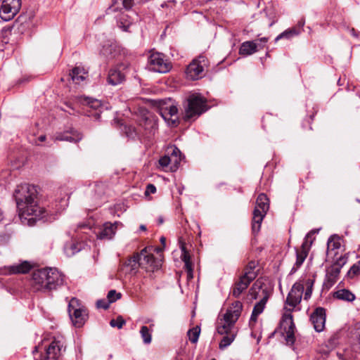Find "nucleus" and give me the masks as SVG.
<instances>
[{"label": "nucleus", "mask_w": 360, "mask_h": 360, "mask_svg": "<svg viewBox=\"0 0 360 360\" xmlns=\"http://www.w3.org/2000/svg\"><path fill=\"white\" fill-rule=\"evenodd\" d=\"M110 304V303L108 301L104 300H99L96 302V307L98 308L107 309L109 308Z\"/></svg>", "instance_id": "obj_50"}, {"label": "nucleus", "mask_w": 360, "mask_h": 360, "mask_svg": "<svg viewBox=\"0 0 360 360\" xmlns=\"http://www.w3.org/2000/svg\"><path fill=\"white\" fill-rule=\"evenodd\" d=\"M161 266L160 260L155 258L147 248L141 250L140 252L134 253L129 257L122 264L121 270L125 274H136L141 267L146 271L153 272Z\"/></svg>", "instance_id": "obj_3"}, {"label": "nucleus", "mask_w": 360, "mask_h": 360, "mask_svg": "<svg viewBox=\"0 0 360 360\" xmlns=\"http://www.w3.org/2000/svg\"><path fill=\"white\" fill-rule=\"evenodd\" d=\"M269 199L264 193L258 195L253 211L252 231L253 233L259 232L264 216L269 210Z\"/></svg>", "instance_id": "obj_8"}, {"label": "nucleus", "mask_w": 360, "mask_h": 360, "mask_svg": "<svg viewBox=\"0 0 360 360\" xmlns=\"http://www.w3.org/2000/svg\"><path fill=\"white\" fill-rule=\"evenodd\" d=\"M307 288L312 289L313 285H314V280L312 279H308L306 283Z\"/></svg>", "instance_id": "obj_55"}, {"label": "nucleus", "mask_w": 360, "mask_h": 360, "mask_svg": "<svg viewBox=\"0 0 360 360\" xmlns=\"http://www.w3.org/2000/svg\"><path fill=\"white\" fill-rule=\"evenodd\" d=\"M13 197L21 222L28 226H34L37 221L43 219L46 221L54 219L51 217L64 210L68 207L69 200V197L61 198L46 210L38 204L36 187L28 184L18 185Z\"/></svg>", "instance_id": "obj_1"}, {"label": "nucleus", "mask_w": 360, "mask_h": 360, "mask_svg": "<svg viewBox=\"0 0 360 360\" xmlns=\"http://www.w3.org/2000/svg\"><path fill=\"white\" fill-rule=\"evenodd\" d=\"M46 268L37 269L32 272L30 285L34 291H46Z\"/></svg>", "instance_id": "obj_14"}, {"label": "nucleus", "mask_w": 360, "mask_h": 360, "mask_svg": "<svg viewBox=\"0 0 360 360\" xmlns=\"http://www.w3.org/2000/svg\"><path fill=\"white\" fill-rule=\"evenodd\" d=\"M333 297L336 299L352 302L355 300V295L347 289H340L335 291L333 294Z\"/></svg>", "instance_id": "obj_30"}, {"label": "nucleus", "mask_w": 360, "mask_h": 360, "mask_svg": "<svg viewBox=\"0 0 360 360\" xmlns=\"http://www.w3.org/2000/svg\"><path fill=\"white\" fill-rule=\"evenodd\" d=\"M298 268H297V266H295V264L293 266V267L292 268V269L290 270V274H294L295 272L297 271Z\"/></svg>", "instance_id": "obj_58"}, {"label": "nucleus", "mask_w": 360, "mask_h": 360, "mask_svg": "<svg viewBox=\"0 0 360 360\" xmlns=\"http://www.w3.org/2000/svg\"><path fill=\"white\" fill-rule=\"evenodd\" d=\"M160 114L162 118L171 126H176L178 124V109L173 103L168 106L161 108Z\"/></svg>", "instance_id": "obj_20"}, {"label": "nucleus", "mask_w": 360, "mask_h": 360, "mask_svg": "<svg viewBox=\"0 0 360 360\" xmlns=\"http://www.w3.org/2000/svg\"><path fill=\"white\" fill-rule=\"evenodd\" d=\"M209 65L208 59L204 55H200L193 59L186 69L187 77L193 80L202 78L205 75V69Z\"/></svg>", "instance_id": "obj_9"}, {"label": "nucleus", "mask_w": 360, "mask_h": 360, "mask_svg": "<svg viewBox=\"0 0 360 360\" xmlns=\"http://www.w3.org/2000/svg\"><path fill=\"white\" fill-rule=\"evenodd\" d=\"M140 230L141 231H146V227L145 225H141L140 227H139Z\"/></svg>", "instance_id": "obj_61"}, {"label": "nucleus", "mask_w": 360, "mask_h": 360, "mask_svg": "<svg viewBox=\"0 0 360 360\" xmlns=\"http://www.w3.org/2000/svg\"><path fill=\"white\" fill-rule=\"evenodd\" d=\"M65 340L62 336L54 337L52 342L46 349L44 354L38 352V347H35L33 351V356L34 360H56L65 351Z\"/></svg>", "instance_id": "obj_6"}, {"label": "nucleus", "mask_w": 360, "mask_h": 360, "mask_svg": "<svg viewBox=\"0 0 360 360\" xmlns=\"http://www.w3.org/2000/svg\"><path fill=\"white\" fill-rule=\"evenodd\" d=\"M300 33V30L297 29V27H292L288 30H285L282 33H281L279 35H278L275 41H278L281 39H290L291 37L294 36H297Z\"/></svg>", "instance_id": "obj_32"}, {"label": "nucleus", "mask_w": 360, "mask_h": 360, "mask_svg": "<svg viewBox=\"0 0 360 360\" xmlns=\"http://www.w3.org/2000/svg\"><path fill=\"white\" fill-rule=\"evenodd\" d=\"M169 152H171V156L169 157L172 158L174 167H177L181 161V151L178 148L172 147Z\"/></svg>", "instance_id": "obj_40"}, {"label": "nucleus", "mask_w": 360, "mask_h": 360, "mask_svg": "<svg viewBox=\"0 0 360 360\" xmlns=\"http://www.w3.org/2000/svg\"><path fill=\"white\" fill-rule=\"evenodd\" d=\"M77 304L78 300L72 298L68 304V312L72 324L77 328H80L84 324L88 314L85 309L77 308Z\"/></svg>", "instance_id": "obj_11"}, {"label": "nucleus", "mask_w": 360, "mask_h": 360, "mask_svg": "<svg viewBox=\"0 0 360 360\" xmlns=\"http://www.w3.org/2000/svg\"><path fill=\"white\" fill-rule=\"evenodd\" d=\"M200 333V329L199 327L196 326L195 328H193L192 329H190L188 332V335L189 337V340L192 343L197 342L199 335Z\"/></svg>", "instance_id": "obj_43"}, {"label": "nucleus", "mask_w": 360, "mask_h": 360, "mask_svg": "<svg viewBox=\"0 0 360 360\" xmlns=\"http://www.w3.org/2000/svg\"><path fill=\"white\" fill-rule=\"evenodd\" d=\"M350 33H351V34H352L353 37H356V38H358V37L360 36V32H359L356 31L354 28H352V29L350 30Z\"/></svg>", "instance_id": "obj_54"}, {"label": "nucleus", "mask_w": 360, "mask_h": 360, "mask_svg": "<svg viewBox=\"0 0 360 360\" xmlns=\"http://www.w3.org/2000/svg\"><path fill=\"white\" fill-rule=\"evenodd\" d=\"M157 128V123L154 120L148 117L143 118L139 125L141 139H150L155 135Z\"/></svg>", "instance_id": "obj_16"}, {"label": "nucleus", "mask_w": 360, "mask_h": 360, "mask_svg": "<svg viewBox=\"0 0 360 360\" xmlns=\"http://www.w3.org/2000/svg\"><path fill=\"white\" fill-rule=\"evenodd\" d=\"M75 99L77 103L86 105L90 108L98 110V112H95L94 115L97 117L100 116V113L102 112L101 109L103 108L101 101L83 96H77Z\"/></svg>", "instance_id": "obj_22"}, {"label": "nucleus", "mask_w": 360, "mask_h": 360, "mask_svg": "<svg viewBox=\"0 0 360 360\" xmlns=\"http://www.w3.org/2000/svg\"><path fill=\"white\" fill-rule=\"evenodd\" d=\"M257 262L255 261L249 262V283L252 279L256 277L257 272L259 271V268L257 269Z\"/></svg>", "instance_id": "obj_42"}, {"label": "nucleus", "mask_w": 360, "mask_h": 360, "mask_svg": "<svg viewBox=\"0 0 360 360\" xmlns=\"http://www.w3.org/2000/svg\"><path fill=\"white\" fill-rule=\"evenodd\" d=\"M92 191L94 192V200H100L105 193V186L102 183L94 184Z\"/></svg>", "instance_id": "obj_37"}, {"label": "nucleus", "mask_w": 360, "mask_h": 360, "mask_svg": "<svg viewBox=\"0 0 360 360\" xmlns=\"http://www.w3.org/2000/svg\"><path fill=\"white\" fill-rule=\"evenodd\" d=\"M310 321L316 332H321L325 328L326 310L323 307H317L310 316Z\"/></svg>", "instance_id": "obj_19"}, {"label": "nucleus", "mask_w": 360, "mask_h": 360, "mask_svg": "<svg viewBox=\"0 0 360 360\" xmlns=\"http://www.w3.org/2000/svg\"><path fill=\"white\" fill-rule=\"evenodd\" d=\"M148 68L150 70L154 72L166 73L169 71L171 66L162 53L153 52L148 57Z\"/></svg>", "instance_id": "obj_10"}, {"label": "nucleus", "mask_w": 360, "mask_h": 360, "mask_svg": "<svg viewBox=\"0 0 360 360\" xmlns=\"http://www.w3.org/2000/svg\"><path fill=\"white\" fill-rule=\"evenodd\" d=\"M31 264L25 261L20 264H13L5 268V274H26L31 269Z\"/></svg>", "instance_id": "obj_26"}, {"label": "nucleus", "mask_w": 360, "mask_h": 360, "mask_svg": "<svg viewBox=\"0 0 360 360\" xmlns=\"http://www.w3.org/2000/svg\"><path fill=\"white\" fill-rule=\"evenodd\" d=\"M133 4V0H112V4L106 10V13L109 15L118 13L115 15L118 27L124 31H128L133 20L122 10L131 9Z\"/></svg>", "instance_id": "obj_5"}, {"label": "nucleus", "mask_w": 360, "mask_h": 360, "mask_svg": "<svg viewBox=\"0 0 360 360\" xmlns=\"http://www.w3.org/2000/svg\"><path fill=\"white\" fill-rule=\"evenodd\" d=\"M303 292L304 285L302 283L297 282L292 285L285 302L287 311H292L300 303Z\"/></svg>", "instance_id": "obj_12"}, {"label": "nucleus", "mask_w": 360, "mask_h": 360, "mask_svg": "<svg viewBox=\"0 0 360 360\" xmlns=\"http://www.w3.org/2000/svg\"><path fill=\"white\" fill-rule=\"evenodd\" d=\"M86 74L83 67L77 66L72 70L70 75L75 83L79 84L85 79Z\"/></svg>", "instance_id": "obj_29"}, {"label": "nucleus", "mask_w": 360, "mask_h": 360, "mask_svg": "<svg viewBox=\"0 0 360 360\" xmlns=\"http://www.w3.org/2000/svg\"><path fill=\"white\" fill-rule=\"evenodd\" d=\"M119 226H122L120 221H115L114 223L105 222L98 229L96 233V237L100 240H110L112 239Z\"/></svg>", "instance_id": "obj_18"}, {"label": "nucleus", "mask_w": 360, "mask_h": 360, "mask_svg": "<svg viewBox=\"0 0 360 360\" xmlns=\"http://www.w3.org/2000/svg\"><path fill=\"white\" fill-rule=\"evenodd\" d=\"M180 249L181 250V258L184 262L185 269L187 271L188 276L193 277V264L191 262V256L186 248V244L182 241H179Z\"/></svg>", "instance_id": "obj_25"}, {"label": "nucleus", "mask_w": 360, "mask_h": 360, "mask_svg": "<svg viewBox=\"0 0 360 360\" xmlns=\"http://www.w3.org/2000/svg\"><path fill=\"white\" fill-rule=\"evenodd\" d=\"M83 226H84L83 224L79 225V227H83Z\"/></svg>", "instance_id": "obj_63"}, {"label": "nucleus", "mask_w": 360, "mask_h": 360, "mask_svg": "<svg viewBox=\"0 0 360 360\" xmlns=\"http://www.w3.org/2000/svg\"><path fill=\"white\" fill-rule=\"evenodd\" d=\"M312 293V289L307 288L305 293H304V299L307 300L309 299Z\"/></svg>", "instance_id": "obj_53"}, {"label": "nucleus", "mask_w": 360, "mask_h": 360, "mask_svg": "<svg viewBox=\"0 0 360 360\" xmlns=\"http://www.w3.org/2000/svg\"><path fill=\"white\" fill-rule=\"evenodd\" d=\"M124 131H125V134L127 135V137H129V139H141V130L139 129V127L136 128L135 127H133V126H125L124 127Z\"/></svg>", "instance_id": "obj_33"}, {"label": "nucleus", "mask_w": 360, "mask_h": 360, "mask_svg": "<svg viewBox=\"0 0 360 360\" xmlns=\"http://www.w3.org/2000/svg\"><path fill=\"white\" fill-rule=\"evenodd\" d=\"M281 327L286 334L285 340L288 342L293 344L295 342V328L292 316L290 314H285L281 322Z\"/></svg>", "instance_id": "obj_21"}, {"label": "nucleus", "mask_w": 360, "mask_h": 360, "mask_svg": "<svg viewBox=\"0 0 360 360\" xmlns=\"http://www.w3.org/2000/svg\"><path fill=\"white\" fill-rule=\"evenodd\" d=\"M46 136L45 135H41L39 138H38V140L41 142H43L46 140Z\"/></svg>", "instance_id": "obj_57"}, {"label": "nucleus", "mask_w": 360, "mask_h": 360, "mask_svg": "<svg viewBox=\"0 0 360 360\" xmlns=\"http://www.w3.org/2000/svg\"><path fill=\"white\" fill-rule=\"evenodd\" d=\"M46 291L56 290L64 283V276L56 268H46Z\"/></svg>", "instance_id": "obj_15"}, {"label": "nucleus", "mask_w": 360, "mask_h": 360, "mask_svg": "<svg viewBox=\"0 0 360 360\" xmlns=\"http://www.w3.org/2000/svg\"><path fill=\"white\" fill-rule=\"evenodd\" d=\"M67 105L71 109L75 110V108L70 104H67Z\"/></svg>", "instance_id": "obj_62"}, {"label": "nucleus", "mask_w": 360, "mask_h": 360, "mask_svg": "<svg viewBox=\"0 0 360 360\" xmlns=\"http://www.w3.org/2000/svg\"><path fill=\"white\" fill-rule=\"evenodd\" d=\"M20 0H3L0 8V18L4 21L13 18L20 9Z\"/></svg>", "instance_id": "obj_13"}, {"label": "nucleus", "mask_w": 360, "mask_h": 360, "mask_svg": "<svg viewBox=\"0 0 360 360\" xmlns=\"http://www.w3.org/2000/svg\"><path fill=\"white\" fill-rule=\"evenodd\" d=\"M125 323L126 321L124 320V319L121 316H119L116 319H112L110 322V325L113 328L117 327V328L120 329L125 324Z\"/></svg>", "instance_id": "obj_46"}, {"label": "nucleus", "mask_w": 360, "mask_h": 360, "mask_svg": "<svg viewBox=\"0 0 360 360\" xmlns=\"http://www.w3.org/2000/svg\"><path fill=\"white\" fill-rule=\"evenodd\" d=\"M79 250L80 248L74 243H67L64 247V252L68 257L74 255L76 252H79Z\"/></svg>", "instance_id": "obj_41"}, {"label": "nucleus", "mask_w": 360, "mask_h": 360, "mask_svg": "<svg viewBox=\"0 0 360 360\" xmlns=\"http://www.w3.org/2000/svg\"><path fill=\"white\" fill-rule=\"evenodd\" d=\"M308 250L309 249H304L302 247V250L300 251H297V259L295 262V266H297V268H300L301 265L303 264L304 261L305 260L308 255Z\"/></svg>", "instance_id": "obj_39"}, {"label": "nucleus", "mask_w": 360, "mask_h": 360, "mask_svg": "<svg viewBox=\"0 0 360 360\" xmlns=\"http://www.w3.org/2000/svg\"><path fill=\"white\" fill-rule=\"evenodd\" d=\"M248 288V271H245L240 281L237 282L233 290V295L238 297Z\"/></svg>", "instance_id": "obj_28"}, {"label": "nucleus", "mask_w": 360, "mask_h": 360, "mask_svg": "<svg viewBox=\"0 0 360 360\" xmlns=\"http://www.w3.org/2000/svg\"><path fill=\"white\" fill-rule=\"evenodd\" d=\"M340 238L337 235L331 236L327 243V248L328 250H335L340 248Z\"/></svg>", "instance_id": "obj_34"}, {"label": "nucleus", "mask_w": 360, "mask_h": 360, "mask_svg": "<svg viewBox=\"0 0 360 360\" xmlns=\"http://www.w3.org/2000/svg\"><path fill=\"white\" fill-rule=\"evenodd\" d=\"M241 310V302L236 301L226 309L224 314L219 315L217 322V331L219 334L224 335L219 342V347L220 349H226L234 340L236 335L235 323L240 315Z\"/></svg>", "instance_id": "obj_2"}, {"label": "nucleus", "mask_w": 360, "mask_h": 360, "mask_svg": "<svg viewBox=\"0 0 360 360\" xmlns=\"http://www.w3.org/2000/svg\"><path fill=\"white\" fill-rule=\"evenodd\" d=\"M172 162H173L172 158L169 155L162 156L159 160V164L162 168L167 167Z\"/></svg>", "instance_id": "obj_49"}, {"label": "nucleus", "mask_w": 360, "mask_h": 360, "mask_svg": "<svg viewBox=\"0 0 360 360\" xmlns=\"http://www.w3.org/2000/svg\"><path fill=\"white\" fill-rule=\"evenodd\" d=\"M122 65L111 68L108 72L107 82L112 86L122 84L125 80V74L122 72Z\"/></svg>", "instance_id": "obj_23"}, {"label": "nucleus", "mask_w": 360, "mask_h": 360, "mask_svg": "<svg viewBox=\"0 0 360 360\" xmlns=\"http://www.w3.org/2000/svg\"><path fill=\"white\" fill-rule=\"evenodd\" d=\"M319 229H313L310 231L305 236L304 241L303 242L302 247L304 249H309L311 245L313 243V236L314 234L318 233Z\"/></svg>", "instance_id": "obj_38"}, {"label": "nucleus", "mask_w": 360, "mask_h": 360, "mask_svg": "<svg viewBox=\"0 0 360 360\" xmlns=\"http://www.w3.org/2000/svg\"><path fill=\"white\" fill-rule=\"evenodd\" d=\"M267 41V38L262 37L259 39L249 41V55L255 53L261 49H263Z\"/></svg>", "instance_id": "obj_31"}, {"label": "nucleus", "mask_w": 360, "mask_h": 360, "mask_svg": "<svg viewBox=\"0 0 360 360\" xmlns=\"http://www.w3.org/2000/svg\"><path fill=\"white\" fill-rule=\"evenodd\" d=\"M239 53L241 55H248V41H244L242 44Z\"/></svg>", "instance_id": "obj_52"}, {"label": "nucleus", "mask_w": 360, "mask_h": 360, "mask_svg": "<svg viewBox=\"0 0 360 360\" xmlns=\"http://www.w3.org/2000/svg\"><path fill=\"white\" fill-rule=\"evenodd\" d=\"M352 338L356 340L360 345V322L356 323L352 330Z\"/></svg>", "instance_id": "obj_48"}, {"label": "nucleus", "mask_w": 360, "mask_h": 360, "mask_svg": "<svg viewBox=\"0 0 360 360\" xmlns=\"http://www.w3.org/2000/svg\"><path fill=\"white\" fill-rule=\"evenodd\" d=\"M140 335L141 336V338L143 339V342L144 344L148 345L151 342V331L150 330L148 327L146 326H141L140 329Z\"/></svg>", "instance_id": "obj_36"}, {"label": "nucleus", "mask_w": 360, "mask_h": 360, "mask_svg": "<svg viewBox=\"0 0 360 360\" xmlns=\"http://www.w3.org/2000/svg\"><path fill=\"white\" fill-rule=\"evenodd\" d=\"M304 25V20H301L300 21H299L298 22V26H299V28L300 30L302 29V27Z\"/></svg>", "instance_id": "obj_56"}, {"label": "nucleus", "mask_w": 360, "mask_h": 360, "mask_svg": "<svg viewBox=\"0 0 360 360\" xmlns=\"http://www.w3.org/2000/svg\"><path fill=\"white\" fill-rule=\"evenodd\" d=\"M118 51L119 50L115 44L108 43L103 46L100 51V54L103 55L107 59H112L116 56Z\"/></svg>", "instance_id": "obj_27"}, {"label": "nucleus", "mask_w": 360, "mask_h": 360, "mask_svg": "<svg viewBox=\"0 0 360 360\" xmlns=\"http://www.w3.org/2000/svg\"><path fill=\"white\" fill-rule=\"evenodd\" d=\"M336 354L341 360H354L356 358L353 353L348 349H344L343 352H337Z\"/></svg>", "instance_id": "obj_44"}, {"label": "nucleus", "mask_w": 360, "mask_h": 360, "mask_svg": "<svg viewBox=\"0 0 360 360\" xmlns=\"http://www.w3.org/2000/svg\"><path fill=\"white\" fill-rule=\"evenodd\" d=\"M360 274V260L354 264L349 270L347 273L348 277L352 278L354 276Z\"/></svg>", "instance_id": "obj_45"}, {"label": "nucleus", "mask_w": 360, "mask_h": 360, "mask_svg": "<svg viewBox=\"0 0 360 360\" xmlns=\"http://www.w3.org/2000/svg\"><path fill=\"white\" fill-rule=\"evenodd\" d=\"M160 242L163 246L165 245L166 238L165 237L160 238Z\"/></svg>", "instance_id": "obj_59"}, {"label": "nucleus", "mask_w": 360, "mask_h": 360, "mask_svg": "<svg viewBox=\"0 0 360 360\" xmlns=\"http://www.w3.org/2000/svg\"><path fill=\"white\" fill-rule=\"evenodd\" d=\"M342 266L335 263L326 269V277L323 282V288L328 290L330 289L339 279Z\"/></svg>", "instance_id": "obj_17"}, {"label": "nucleus", "mask_w": 360, "mask_h": 360, "mask_svg": "<svg viewBox=\"0 0 360 360\" xmlns=\"http://www.w3.org/2000/svg\"><path fill=\"white\" fill-rule=\"evenodd\" d=\"M121 297V293H117L116 290H111L108 292L107 298L110 303H112Z\"/></svg>", "instance_id": "obj_47"}, {"label": "nucleus", "mask_w": 360, "mask_h": 360, "mask_svg": "<svg viewBox=\"0 0 360 360\" xmlns=\"http://www.w3.org/2000/svg\"><path fill=\"white\" fill-rule=\"evenodd\" d=\"M211 360H216L215 359H212Z\"/></svg>", "instance_id": "obj_64"}, {"label": "nucleus", "mask_w": 360, "mask_h": 360, "mask_svg": "<svg viewBox=\"0 0 360 360\" xmlns=\"http://www.w3.org/2000/svg\"><path fill=\"white\" fill-rule=\"evenodd\" d=\"M82 139V135L75 129H71L70 131H65L63 133H58L55 137L56 141H65L74 143L79 142Z\"/></svg>", "instance_id": "obj_24"}, {"label": "nucleus", "mask_w": 360, "mask_h": 360, "mask_svg": "<svg viewBox=\"0 0 360 360\" xmlns=\"http://www.w3.org/2000/svg\"><path fill=\"white\" fill-rule=\"evenodd\" d=\"M156 192V187L151 184H148L146 186V191H145V195L146 196L149 195L150 194H153Z\"/></svg>", "instance_id": "obj_51"}, {"label": "nucleus", "mask_w": 360, "mask_h": 360, "mask_svg": "<svg viewBox=\"0 0 360 360\" xmlns=\"http://www.w3.org/2000/svg\"><path fill=\"white\" fill-rule=\"evenodd\" d=\"M337 344L338 338L335 336L332 337L328 340L325 346L321 349L320 352L324 354H327L335 347Z\"/></svg>", "instance_id": "obj_35"}, {"label": "nucleus", "mask_w": 360, "mask_h": 360, "mask_svg": "<svg viewBox=\"0 0 360 360\" xmlns=\"http://www.w3.org/2000/svg\"><path fill=\"white\" fill-rule=\"evenodd\" d=\"M184 109L185 120L198 117L207 110L206 101L200 95L192 94L187 98Z\"/></svg>", "instance_id": "obj_7"}, {"label": "nucleus", "mask_w": 360, "mask_h": 360, "mask_svg": "<svg viewBox=\"0 0 360 360\" xmlns=\"http://www.w3.org/2000/svg\"><path fill=\"white\" fill-rule=\"evenodd\" d=\"M163 222H164V219H163V218H162V217H160L158 218V224H162Z\"/></svg>", "instance_id": "obj_60"}, {"label": "nucleus", "mask_w": 360, "mask_h": 360, "mask_svg": "<svg viewBox=\"0 0 360 360\" xmlns=\"http://www.w3.org/2000/svg\"><path fill=\"white\" fill-rule=\"evenodd\" d=\"M249 296L252 300H257L250 316V321H256L257 316L263 312L269 297L266 283L262 279H257L249 290Z\"/></svg>", "instance_id": "obj_4"}]
</instances>
